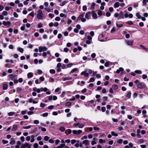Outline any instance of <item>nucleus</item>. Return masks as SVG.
Masks as SVG:
<instances>
[{"mask_svg": "<svg viewBox=\"0 0 148 148\" xmlns=\"http://www.w3.org/2000/svg\"><path fill=\"white\" fill-rule=\"evenodd\" d=\"M126 23L130 25H132L133 24L132 22L131 21H129L127 22Z\"/></svg>", "mask_w": 148, "mask_h": 148, "instance_id": "4c0bfd02", "label": "nucleus"}, {"mask_svg": "<svg viewBox=\"0 0 148 148\" xmlns=\"http://www.w3.org/2000/svg\"><path fill=\"white\" fill-rule=\"evenodd\" d=\"M100 136H99V138H102L104 137L105 136V134H104L101 133L99 134Z\"/></svg>", "mask_w": 148, "mask_h": 148, "instance_id": "412c9836", "label": "nucleus"}, {"mask_svg": "<svg viewBox=\"0 0 148 148\" xmlns=\"http://www.w3.org/2000/svg\"><path fill=\"white\" fill-rule=\"evenodd\" d=\"M83 10L84 11H85L87 10V7L86 5H84L83 6V8H82Z\"/></svg>", "mask_w": 148, "mask_h": 148, "instance_id": "a19ab883", "label": "nucleus"}, {"mask_svg": "<svg viewBox=\"0 0 148 148\" xmlns=\"http://www.w3.org/2000/svg\"><path fill=\"white\" fill-rule=\"evenodd\" d=\"M59 130L61 131L64 132L65 130V128L64 127L62 126L60 127Z\"/></svg>", "mask_w": 148, "mask_h": 148, "instance_id": "2eb2a0df", "label": "nucleus"}, {"mask_svg": "<svg viewBox=\"0 0 148 148\" xmlns=\"http://www.w3.org/2000/svg\"><path fill=\"white\" fill-rule=\"evenodd\" d=\"M137 86L138 88L142 89L144 88V86L142 84L139 83L137 85Z\"/></svg>", "mask_w": 148, "mask_h": 148, "instance_id": "9b49d317", "label": "nucleus"}, {"mask_svg": "<svg viewBox=\"0 0 148 148\" xmlns=\"http://www.w3.org/2000/svg\"><path fill=\"white\" fill-rule=\"evenodd\" d=\"M76 142V140H74V139H73V140H71V143L72 144H74V143H75Z\"/></svg>", "mask_w": 148, "mask_h": 148, "instance_id": "e2e57ef3", "label": "nucleus"}, {"mask_svg": "<svg viewBox=\"0 0 148 148\" xmlns=\"http://www.w3.org/2000/svg\"><path fill=\"white\" fill-rule=\"evenodd\" d=\"M123 140L122 139H119L118 141L117 142L120 144H121L123 142Z\"/></svg>", "mask_w": 148, "mask_h": 148, "instance_id": "4d7b16f0", "label": "nucleus"}, {"mask_svg": "<svg viewBox=\"0 0 148 148\" xmlns=\"http://www.w3.org/2000/svg\"><path fill=\"white\" fill-rule=\"evenodd\" d=\"M89 140H85L82 142L83 144H85L86 145L88 146L89 145Z\"/></svg>", "mask_w": 148, "mask_h": 148, "instance_id": "1a4fd4ad", "label": "nucleus"}, {"mask_svg": "<svg viewBox=\"0 0 148 148\" xmlns=\"http://www.w3.org/2000/svg\"><path fill=\"white\" fill-rule=\"evenodd\" d=\"M81 74L82 75H84L85 76L87 77H88L89 76L88 73H86V71H85L82 72L81 73Z\"/></svg>", "mask_w": 148, "mask_h": 148, "instance_id": "423d86ee", "label": "nucleus"}, {"mask_svg": "<svg viewBox=\"0 0 148 148\" xmlns=\"http://www.w3.org/2000/svg\"><path fill=\"white\" fill-rule=\"evenodd\" d=\"M60 18L58 16L56 17L55 18V20L56 21H59L60 20Z\"/></svg>", "mask_w": 148, "mask_h": 148, "instance_id": "3c124183", "label": "nucleus"}, {"mask_svg": "<svg viewBox=\"0 0 148 148\" xmlns=\"http://www.w3.org/2000/svg\"><path fill=\"white\" fill-rule=\"evenodd\" d=\"M49 137L47 136H45L44 137V139L45 141H47L49 139Z\"/></svg>", "mask_w": 148, "mask_h": 148, "instance_id": "2f4dec72", "label": "nucleus"}, {"mask_svg": "<svg viewBox=\"0 0 148 148\" xmlns=\"http://www.w3.org/2000/svg\"><path fill=\"white\" fill-rule=\"evenodd\" d=\"M119 3L118 2H116L114 5V8H116L119 7Z\"/></svg>", "mask_w": 148, "mask_h": 148, "instance_id": "f8f14e48", "label": "nucleus"}, {"mask_svg": "<svg viewBox=\"0 0 148 148\" xmlns=\"http://www.w3.org/2000/svg\"><path fill=\"white\" fill-rule=\"evenodd\" d=\"M49 142L50 143H54V141L52 139H50L49 140Z\"/></svg>", "mask_w": 148, "mask_h": 148, "instance_id": "bf43d9fd", "label": "nucleus"}, {"mask_svg": "<svg viewBox=\"0 0 148 148\" xmlns=\"http://www.w3.org/2000/svg\"><path fill=\"white\" fill-rule=\"evenodd\" d=\"M139 25L141 27H143L144 26V24L143 22H141L139 23Z\"/></svg>", "mask_w": 148, "mask_h": 148, "instance_id": "774afa93", "label": "nucleus"}, {"mask_svg": "<svg viewBox=\"0 0 148 148\" xmlns=\"http://www.w3.org/2000/svg\"><path fill=\"white\" fill-rule=\"evenodd\" d=\"M95 3L93 2L92 3V5L91 6V8L92 9H94V6L95 5Z\"/></svg>", "mask_w": 148, "mask_h": 148, "instance_id": "cd10ccee", "label": "nucleus"}, {"mask_svg": "<svg viewBox=\"0 0 148 148\" xmlns=\"http://www.w3.org/2000/svg\"><path fill=\"white\" fill-rule=\"evenodd\" d=\"M94 81H95L93 77H91L90 79L89 82H93Z\"/></svg>", "mask_w": 148, "mask_h": 148, "instance_id": "8fccbe9b", "label": "nucleus"}, {"mask_svg": "<svg viewBox=\"0 0 148 148\" xmlns=\"http://www.w3.org/2000/svg\"><path fill=\"white\" fill-rule=\"evenodd\" d=\"M60 15L61 17H64L65 18H66V15L65 14H63V13H61L60 14Z\"/></svg>", "mask_w": 148, "mask_h": 148, "instance_id": "bb28decb", "label": "nucleus"}, {"mask_svg": "<svg viewBox=\"0 0 148 148\" xmlns=\"http://www.w3.org/2000/svg\"><path fill=\"white\" fill-rule=\"evenodd\" d=\"M140 47L141 48H142L143 49L145 50H147V48L146 47H145L143 45H140Z\"/></svg>", "mask_w": 148, "mask_h": 148, "instance_id": "6ab92c4d", "label": "nucleus"}, {"mask_svg": "<svg viewBox=\"0 0 148 148\" xmlns=\"http://www.w3.org/2000/svg\"><path fill=\"white\" fill-rule=\"evenodd\" d=\"M126 43L128 45L132 46L133 45V41L131 40H128L126 42Z\"/></svg>", "mask_w": 148, "mask_h": 148, "instance_id": "9d476101", "label": "nucleus"}, {"mask_svg": "<svg viewBox=\"0 0 148 148\" xmlns=\"http://www.w3.org/2000/svg\"><path fill=\"white\" fill-rule=\"evenodd\" d=\"M135 72L136 73L141 74L142 73V72L140 70H136L135 71Z\"/></svg>", "mask_w": 148, "mask_h": 148, "instance_id": "473e14b6", "label": "nucleus"}, {"mask_svg": "<svg viewBox=\"0 0 148 148\" xmlns=\"http://www.w3.org/2000/svg\"><path fill=\"white\" fill-rule=\"evenodd\" d=\"M131 94L130 92H128L126 96L128 98H130L131 97Z\"/></svg>", "mask_w": 148, "mask_h": 148, "instance_id": "aec40b11", "label": "nucleus"}, {"mask_svg": "<svg viewBox=\"0 0 148 148\" xmlns=\"http://www.w3.org/2000/svg\"><path fill=\"white\" fill-rule=\"evenodd\" d=\"M11 140H12L10 142V144L11 145H14L15 143V140H13V138H12L11 139Z\"/></svg>", "mask_w": 148, "mask_h": 148, "instance_id": "f3484780", "label": "nucleus"}, {"mask_svg": "<svg viewBox=\"0 0 148 148\" xmlns=\"http://www.w3.org/2000/svg\"><path fill=\"white\" fill-rule=\"evenodd\" d=\"M79 123H74L73 125V126L74 127H76L77 126H79Z\"/></svg>", "mask_w": 148, "mask_h": 148, "instance_id": "a18cd8bd", "label": "nucleus"}, {"mask_svg": "<svg viewBox=\"0 0 148 148\" xmlns=\"http://www.w3.org/2000/svg\"><path fill=\"white\" fill-rule=\"evenodd\" d=\"M92 17L94 19L97 18V14L96 13H95L94 11H92Z\"/></svg>", "mask_w": 148, "mask_h": 148, "instance_id": "39448f33", "label": "nucleus"}, {"mask_svg": "<svg viewBox=\"0 0 148 148\" xmlns=\"http://www.w3.org/2000/svg\"><path fill=\"white\" fill-rule=\"evenodd\" d=\"M47 49L46 47H40L39 48V51L40 52L44 51H46Z\"/></svg>", "mask_w": 148, "mask_h": 148, "instance_id": "7ed1b4c3", "label": "nucleus"}, {"mask_svg": "<svg viewBox=\"0 0 148 148\" xmlns=\"http://www.w3.org/2000/svg\"><path fill=\"white\" fill-rule=\"evenodd\" d=\"M99 141L100 143H103L105 142L106 140H103L102 139H100L99 140Z\"/></svg>", "mask_w": 148, "mask_h": 148, "instance_id": "5701e85b", "label": "nucleus"}, {"mask_svg": "<svg viewBox=\"0 0 148 148\" xmlns=\"http://www.w3.org/2000/svg\"><path fill=\"white\" fill-rule=\"evenodd\" d=\"M111 14L109 12H107L106 14V16L109 17L110 16Z\"/></svg>", "mask_w": 148, "mask_h": 148, "instance_id": "69168bd1", "label": "nucleus"}, {"mask_svg": "<svg viewBox=\"0 0 148 148\" xmlns=\"http://www.w3.org/2000/svg\"><path fill=\"white\" fill-rule=\"evenodd\" d=\"M77 70V68H74L71 71V73H73L74 72L76 71Z\"/></svg>", "mask_w": 148, "mask_h": 148, "instance_id": "72a5a7b5", "label": "nucleus"}, {"mask_svg": "<svg viewBox=\"0 0 148 148\" xmlns=\"http://www.w3.org/2000/svg\"><path fill=\"white\" fill-rule=\"evenodd\" d=\"M66 1H64L62 3L60 4V5L61 6L64 5L66 3Z\"/></svg>", "mask_w": 148, "mask_h": 148, "instance_id": "e433bc0d", "label": "nucleus"}, {"mask_svg": "<svg viewBox=\"0 0 148 148\" xmlns=\"http://www.w3.org/2000/svg\"><path fill=\"white\" fill-rule=\"evenodd\" d=\"M101 110L102 112H104L106 110V108L104 107H103L101 108Z\"/></svg>", "mask_w": 148, "mask_h": 148, "instance_id": "09e8293b", "label": "nucleus"}, {"mask_svg": "<svg viewBox=\"0 0 148 148\" xmlns=\"http://www.w3.org/2000/svg\"><path fill=\"white\" fill-rule=\"evenodd\" d=\"M74 31L76 33H78V32L79 31L77 28H75L74 29Z\"/></svg>", "mask_w": 148, "mask_h": 148, "instance_id": "338daca9", "label": "nucleus"}, {"mask_svg": "<svg viewBox=\"0 0 148 148\" xmlns=\"http://www.w3.org/2000/svg\"><path fill=\"white\" fill-rule=\"evenodd\" d=\"M11 7H9L6 6L5 8V9L7 11L9 10L11 8Z\"/></svg>", "mask_w": 148, "mask_h": 148, "instance_id": "79ce46f5", "label": "nucleus"}, {"mask_svg": "<svg viewBox=\"0 0 148 148\" xmlns=\"http://www.w3.org/2000/svg\"><path fill=\"white\" fill-rule=\"evenodd\" d=\"M17 50L21 53H23L24 51L23 48L20 47H18L17 48Z\"/></svg>", "mask_w": 148, "mask_h": 148, "instance_id": "4468645a", "label": "nucleus"}, {"mask_svg": "<svg viewBox=\"0 0 148 148\" xmlns=\"http://www.w3.org/2000/svg\"><path fill=\"white\" fill-rule=\"evenodd\" d=\"M44 32V30L42 28H41L39 29V32L41 33H42Z\"/></svg>", "mask_w": 148, "mask_h": 148, "instance_id": "5fc2aeb1", "label": "nucleus"}, {"mask_svg": "<svg viewBox=\"0 0 148 148\" xmlns=\"http://www.w3.org/2000/svg\"><path fill=\"white\" fill-rule=\"evenodd\" d=\"M111 134L113 136H118V134H117L115 133L113 131L111 132Z\"/></svg>", "mask_w": 148, "mask_h": 148, "instance_id": "a211bd4d", "label": "nucleus"}, {"mask_svg": "<svg viewBox=\"0 0 148 148\" xmlns=\"http://www.w3.org/2000/svg\"><path fill=\"white\" fill-rule=\"evenodd\" d=\"M49 72L51 74H54L55 73V71L54 69H51L50 70Z\"/></svg>", "mask_w": 148, "mask_h": 148, "instance_id": "c756f323", "label": "nucleus"}, {"mask_svg": "<svg viewBox=\"0 0 148 148\" xmlns=\"http://www.w3.org/2000/svg\"><path fill=\"white\" fill-rule=\"evenodd\" d=\"M33 74L32 73L30 72L27 74V77L28 78L32 77H33Z\"/></svg>", "mask_w": 148, "mask_h": 148, "instance_id": "ddd939ff", "label": "nucleus"}, {"mask_svg": "<svg viewBox=\"0 0 148 148\" xmlns=\"http://www.w3.org/2000/svg\"><path fill=\"white\" fill-rule=\"evenodd\" d=\"M38 143H35L34 145V148H38Z\"/></svg>", "mask_w": 148, "mask_h": 148, "instance_id": "c85d7f7f", "label": "nucleus"}, {"mask_svg": "<svg viewBox=\"0 0 148 148\" xmlns=\"http://www.w3.org/2000/svg\"><path fill=\"white\" fill-rule=\"evenodd\" d=\"M8 85L6 84H4L3 86V90H6L7 89Z\"/></svg>", "mask_w": 148, "mask_h": 148, "instance_id": "b1692460", "label": "nucleus"}, {"mask_svg": "<svg viewBox=\"0 0 148 148\" xmlns=\"http://www.w3.org/2000/svg\"><path fill=\"white\" fill-rule=\"evenodd\" d=\"M8 140H2V142L4 144H7L8 143Z\"/></svg>", "mask_w": 148, "mask_h": 148, "instance_id": "0e129e2a", "label": "nucleus"}, {"mask_svg": "<svg viewBox=\"0 0 148 148\" xmlns=\"http://www.w3.org/2000/svg\"><path fill=\"white\" fill-rule=\"evenodd\" d=\"M45 106V104L41 103L40 104V106L42 108H44Z\"/></svg>", "mask_w": 148, "mask_h": 148, "instance_id": "603ef678", "label": "nucleus"}, {"mask_svg": "<svg viewBox=\"0 0 148 148\" xmlns=\"http://www.w3.org/2000/svg\"><path fill=\"white\" fill-rule=\"evenodd\" d=\"M38 26L39 28L42 27V24L41 23H40L38 24Z\"/></svg>", "mask_w": 148, "mask_h": 148, "instance_id": "ea45409f", "label": "nucleus"}, {"mask_svg": "<svg viewBox=\"0 0 148 148\" xmlns=\"http://www.w3.org/2000/svg\"><path fill=\"white\" fill-rule=\"evenodd\" d=\"M2 14L3 15L6 16L8 14V13L6 11H4L3 12Z\"/></svg>", "mask_w": 148, "mask_h": 148, "instance_id": "49530a36", "label": "nucleus"}, {"mask_svg": "<svg viewBox=\"0 0 148 148\" xmlns=\"http://www.w3.org/2000/svg\"><path fill=\"white\" fill-rule=\"evenodd\" d=\"M31 127V125H29L27 126L23 127V128L24 129H28L30 128Z\"/></svg>", "mask_w": 148, "mask_h": 148, "instance_id": "58836bf2", "label": "nucleus"}, {"mask_svg": "<svg viewBox=\"0 0 148 148\" xmlns=\"http://www.w3.org/2000/svg\"><path fill=\"white\" fill-rule=\"evenodd\" d=\"M30 148L31 146L30 144L27 143H25L24 144L22 145L21 147V148Z\"/></svg>", "mask_w": 148, "mask_h": 148, "instance_id": "f03ea898", "label": "nucleus"}, {"mask_svg": "<svg viewBox=\"0 0 148 148\" xmlns=\"http://www.w3.org/2000/svg\"><path fill=\"white\" fill-rule=\"evenodd\" d=\"M98 14L100 16L102 15V12L101 10H99L98 12Z\"/></svg>", "mask_w": 148, "mask_h": 148, "instance_id": "c9c22d12", "label": "nucleus"}, {"mask_svg": "<svg viewBox=\"0 0 148 148\" xmlns=\"http://www.w3.org/2000/svg\"><path fill=\"white\" fill-rule=\"evenodd\" d=\"M40 79L41 81H43L45 80L44 78L43 77H41L40 78Z\"/></svg>", "mask_w": 148, "mask_h": 148, "instance_id": "680f3d73", "label": "nucleus"}, {"mask_svg": "<svg viewBox=\"0 0 148 148\" xmlns=\"http://www.w3.org/2000/svg\"><path fill=\"white\" fill-rule=\"evenodd\" d=\"M34 123L35 124H38L39 123V121L38 120H36L34 121Z\"/></svg>", "mask_w": 148, "mask_h": 148, "instance_id": "13d9d810", "label": "nucleus"}, {"mask_svg": "<svg viewBox=\"0 0 148 148\" xmlns=\"http://www.w3.org/2000/svg\"><path fill=\"white\" fill-rule=\"evenodd\" d=\"M136 15L137 17H138V19H140L141 18V16L140 15L139 13H137L136 14Z\"/></svg>", "mask_w": 148, "mask_h": 148, "instance_id": "7c9ffc66", "label": "nucleus"}, {"mask_svg": "<svg viewBox=\"0 0 148 148\" xmlns=\"http://www.w3.org/2000/svg\"><path fill=\"white\" fill-rule=\"evenodd\" d=\"M72 79V78L71 77H65L64 78L63 81H65L66 80H71Z\"/></svg>", "mask_w": 148, "mask_h": 148, "instance_id": "4be33fe9", "label": "nucleus"}, {"mask_svg": "<svg viewBox=\"0 0 148 148\" xmlns=\"http://www.w3.org/2000/svg\"><path fill=\"white\" fill-rule=\"evenodd\" d=\"M15 114V112H11L8 113V115L9 116H12Z\"/></svg>", "mask_w": 148, "mask_h": 148, "instance_id": "393cba45", "label": "nucleus"}, {"mask_svg": "<svg viewBox=\"0 0 148 148\" xmlns=\"http://www.w3.org/2000/svg\"><path fill=\"white\" fill-rule=\"evenodd\" d=\"M84 126V125L83 124H80L79 126L78 127L79 128H83Z\"/></svg>", "mask_w": 148, "mask_h": 148, "instance_id": "052dcab7", "label": "nucleus"}, {"mask_svg": "<svg viewBox=\"0 0 148 148\" xmlns=\"http://www.w3.org/2000/svg\"><path fill=\"white\" fill-rule=\"evenodd\" d=\"M84 16V14H81L78 17L77 19L78 20L81 19L82 18H83Z\"/></svg>", "mask_w": 148, "mask_h": 148, "instance_id": "dca6fc26", "label": "nucleus"}, {"mask_svg": "<svg viewBox=\"0 0 148 148\" xmlns=\"http://www.w3.org/2000/svg\"><path fill=\"white\" fill-rule=\"evenodd\" d=\"M90 35L91 36H93L94 35V33L93 31H91L90 32Z\"/></svg>", "mask_w": 148, "mask_h": 148, "instance_id": "6e6d98bb", "label": "nucleus"}, {"mask_svg": "<svg viewBox=\"0 0 148 148\" xmlns=\"http://www.w3.org/2000/svg\"><path fill=\"white\" fill-rule=\"evenodd\" d=\"M25 24H24L23 25V26H22L21 27V29L22 30H24L25 29Z\"/></svg>", "mask_w": 148, "mask_h": 148, "instance_id": "de8ad7c7", "label": "nucleus"}, {"mask_svg": "<svg viewBox=\"0 0 148 148\" xmlns=\"http://www.w3.org/2000/svg\"><path fill=\"white\" fill-rule=\"evenodd\" d=\"M112 87L113 88L115 89H116L118 88V87L117 86V85H115V84H113L112 86Z\"/></svg>", "mask_w": 148, "mask_h": 148, "instance_id": "a878e982", "label": "nucleus"}, {"mask_svg": "<svg viewBox=\"0 0 148 148\" xmlns=\"http://www.w3.org/2000/svg\"><path fill=\"white\" fill-rule=\"evenodd\" d=\"M36 17L39 20L43 18V14L41 10H39L38 11Z\"/></svg>", "mask_w": 148, "mask_h": 148, "instance_id": "f257e3e1", "label": "nucleus"}, {"mask_svg": "<svg viewBox=\"0 0 148 148\" xmlns=\"http://www.w3.org/2000/svg\"><path fill=\"white\" fill-rule=\"evenodd\" d=\"M13 15L14 17L16 18H17L18 16V14L16 12H14L13 13Z\"/></svg>", "mask_w": 148, "mask_h": 148, "instance_id": "37998d69", "label": "nucleus"}, {"mask_svg": "<svg viewBox=\"0 0 148 148\" xmlns=\"http://www.w3.org/2000/svg\"><path fill=\"white\" fill-rule=\"evenodd\" d=\"M3 24L5 26H7L8 25H10L11 24V23L9 21H7V22L3 21Z\"/></svg>", "mask_w": 148, "mask_h": 148, "instance_id": "6e6552de", "label": "nucleus"}, {"mask_svg": "<svg viewBox=\"0 0 148 148\" xmlns=\"http://www.w3.org/2000/svg\"><path fill=\"white\" fill-rule=\"evenodd\" d=\"M71 102H68L66 103L65 105L67 106H69L71 105Z\"/></svg>", "mask_w": 148, "mask_h": 148, "instance_id": "f704fd0d", "label": "nucleus"}, {"mask_svg": "<svg viewBox=\"0 0 148 148\" xmlns=\"http://www.w3.org/2000/svg\"><path fill=\"white\" fill-rule=\"evenodd\" d=\"M73 65L72 63H69L67 65V67L68 68L70 67L71 66H72Z\"/></svg>", "mask_w": 148, "mask_h": 148, "instance_id": "864d4df0", "label": "nucleus"}, {"mask_svg": "<svg viewBox=\"0 0 148 148\" xmlns=\"http://www.w3.org/2000/svg\"><path fill=\"white\" fill-rule=\"evenodd\" d=\"M17 128V126L16 125H14L13 126L11 130L12 131H15L16 130Z\"/></svg>", "mask_w": 148, "mask_h": 148, "instance_id": "0eeeda50", "label": "nucleus"}, {"mask_svg": "<svg viewBox=\"0 0 148 148\" xmlns=\"http://www.w3.org/2000/svg\"><path fill=\"white\" fill-rule=\"evenodd\" d=\"M39 128H41V130L43 132H45L46 130V129L44 127H39Z\"/></svg>", "mask_w": 148, "mask_h": 148, "instance_id": "c03bdc74", "label": "nucleus"}, {"mask_svg": "<svg viewBox=\"0 0 148 148\" xmlns=\"http://www.w3.org/2000/svg\"><path fill=\"white\" fill-rule=\"evenodd\" d=\"M16 76L15 75L11 74L9 75V77L10 78L11 80H15V79L16 78Z\"/></svg>", "mask_w": 148, "mask_h": 148, "instance_id": "20e7f679", "label": "nucleus"}]
</instances>
